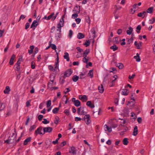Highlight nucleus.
<instances>
[{
  "label": "nucleus",
  "mask_w": 155,
  "mask_h": 155,
  "mask_svg": "<svg viewBox=\"0 0 155 155\" xmlns=\"http://www.w3.org/2000/svg\"><path fill=\"white\" fill-rule=\"evenodd\" d=\"M14 134H15L13 133L12 136L11 137L9 136L8 140L4 141V143H6L7 144H12L13 146L15 145L16 144V135L13 137Z\"/></svg>",
  "instance_id": "1"
},
{
  "label": "nucleus",
  "mask_w": 155,
  "mask_h": 155,
  "mask_svg": "<svg viewBox=\"0 0 155 155\" xmlns=\"http://www.w3.org/2000/svg\"><path fill=\"white\" fill-rule=\"evenodd\" d=\"M82 120H85L87 124H90L91 121L90 119V116L89 114L85 115L84 117L82 119Z\"/></svg>",
  "instance_id": "2"
},
{
  "label": "nucleus",
  "mask_w": 155,
  "mask_h": 155,
  "mask_svg": "<svg viewBox=\"0 0 155 155\" xmlns=\"http://www.w3.org/2000/svg\"><path fill=\"white\" fill-rule=\"evenodd\" d=\"M53 128L52 127H44L43 128V134H44L46 133H51L52 131Z\"/></svg>",
  "instance_id": "3"
},
{
  "label": "nucleus",
  "mask_w": 155,
  "mask_h": 155,
  "mask_svg": "<svg viewBox=\"0 0 155 155\" xmlns=\"http://www.w3.org/2000/svg\"><path fill=\"white\" fill-rule=\"evenodd\" d=\"M42 127H38L37 129L35 131V134L36 135H37L38 134H39L40 135L41 134H43V132H41V130H42Z\"/></svg>",
  "instance_id": "4"
},
{
  "label": "nucleus",
  "mask_w": 155,
  "mask_h": 155,
  "mask_svg": "<svg viewBox=\"0 0 155 155\" xmlns=\"http://www.w3.org/2000/svg\"><path fill=\"white\" fill-rule=\"evenodd\" d=\"M72 73V71L71 69H68L65 72L64 76L65 77H69L71 74Z\"/></svg>",
  "instance_id": "5"
},
{
  "label": "nucleus",
  "mask_w": 155,
  "mask_h": 155,
  "mask_svg": "<svg viewBox=\"0 0 155 155\" xmlns=\"http://www.w3.org/2000/svg\"><path fill=\"white\" fill-rule=\"evenodd\" d=\"M70 147V148L69 149V153L74 154H76V151L75 147L73 146Z\"/></svg>",
  "instance_id": "6"
},
{
  "label": "nucleus",
  "mask_w": 155,
  "mask_h": 155,
  "mask_svg": "<svg viewBox=\"0 0 155 155\" xmlns=\"http://www.w3.org/2000/svg\"><path fill=\"white\" fill-rule=\"evenodd\" d=\"M16 58V56L14 54H13L10 58L9 64L11 65H12L14 63V61Z\"/></svg>",
  "instance_id": "7"
},
{
  "label": "nucleus",
  "mask_w": 155,
  "mask_h": 155,
  "mask_svg": "<svg viewBox=\"0 0 155 155\" xmlns=\"http://www.w3.org/2000/svg\"><path fill=\"white\" fill-rule=\"evenodd\" d=\"M54 77L53 76L52 79H50V81L49 82L48 85V88H50L52 86V84L53 83L54 80Z\"/></svg>",
  "instance_id": "8"
},
{
  "label": "nucleus",
  "mask_w": 155,
  "mask_h": 155,
  "mask_svg": "<svg viewBox=\"0 0 155 155\" xmlns=\"http://www.w3.org/2000/svg\"><path fill=\"white\" fill-rule=\"evenodd\" d=\"M147 13V12L145 11H143L142 12H140L137 14V16L139 17H141L144 18Z\"/></svg>",
  "instance_id": "9"
},
{
  "label": "nucleus",
  "mask_w": 155,
  "mask_h": 155,
  "mask_svg": "<svg viewBox=\"0 0 155 155\" xmlns=\"http://www.w3.org/2000/svg\"><path fill=\"white\" fill-rule=\"evenodd\" d=\"M129 93L128 90L127 89H122V94L124 95H127Z\"/></svg>",
  "instance_id": "10"
},
{
  "label": "nucleus",
  "mask_w": 155,
  "mask_h": 155,
  "mask_svg": "<svg viewBox=\"0 0 155 155\" xmlns=\"http://www.w3.org/2000/svg\"><path fill=\"white\" fill-rule=\"evenodd\" d=\"M38 25V21L35 20L33 21L31 25V28H32L34 27H36Z\"/></svg>",
  "instance_id": "11"
},
{
  "label": "nucleus",
  "mask_w": 155,
  "mask_h": 155,
  "mask_svg": "<svg viewBox=\"0 0 155 155\" xmlns=\"http://www.w3.org/2000/svg\"><path fill=\"white\" fill-rule=\"evenodd\" d=\"M80 6L76 5L73 10L74 11H75L77 13H79L80 11Z\"/></svg>",
  "instance_id": "12"
},
{
  "label": "nucleus",
  "mask_w": 155,
  "mask_h": 155,
  "mask_svg": "<svg viewBox=\"0 0 155 155\" xmlns=\"http://www.w3.org/2000/svg\"><path fill=\"white\" fill-rule=\"evenodd\" d=\"M61 31L57 29L56 30V33H55V37H58L60 38L61 36Z\"/></svg>",
  "instance_id": "13"
},
{
  "label": "nucleus",
  "mask_w": 155,
  "mask_h": 155,
  "mask_svg": "<svg viewBox=\"0 0 155 155\" xmlns=\"http://www.w3.org/2000/svg\"><path fill=\"white\" fill-rule=\"evenodd\" d=\"M138 133L137 127L135 126L134 128L133 135L134 136H136L137 135Z\"/></svg>",
  "instance_id": "14"
},
{
  "label": "nucleus",
  "mask_w": 155,
  "mask_h": 155,
  "mask_svg": "<svg viewBox=\"0 0 155 155\" xmlns=\"http://www.w3.org/2000/svg\"><path fill=\"white\" fill-rule=\"evenodd\" d=\"M86 105L91 108H93L94 107V105L91 103V101H88L87 102Z\"/></svg>",
  "instance_id": "15"
},
{
  "label": "nucleus",
  "mask_w": 155,
  "mask_h": 155,
  "mask_svg": "<svg viewBox=\"0 0 155 155\" xmlns=\"http://www.w3.org/2000/svg\"><path fill=\"white\" fill-rule=\"evenodd\" d=\"M31 137H28L26 138L24 141L23 144L25 145H27L28 143L30 142L31 140Z\"/></svg>",
  "instance_id": "16"
},
{
  "label": "nucleus",
  "mask_w": 155,
  "mask_h": 155,
  "mask_svg": "<svg viewBox=\"0 0 155 155\" xmlns=\"http://www.w3.org/2000/svg\"><path fill=\"white\" fill-rule=\"evenodd\" d=\"M51 140H49V139H48V140H46L45 142V143L46 144L47 148H48L50 146L51 144Z\"/></svg>",
  "instance_id": "17"
},
{
  "label": "nucleus",
  "mask_w": 155,
  "mask_h": 155,
  "mask_svg": "<svg viewBox=\"0 0 155 155\" xmlns=\"http://www.w3.org/2000/svg\"><path fill=\"white\" fill-rule=\"evenodd\" d=\"M84 34L81 33H79L77 35V38L79 39H81L84 38Z\"/></svg>",
  "instance_id": "18"
},
{
  "label": "nucleus",
  "mask_w": 155,
  "mask_h": 155,
  "mask_svg": "<svg viewBox=\"0 0 155 155\" xmlns=\"http://www.w3.org/2000/svg\"><path fill=\"white\" fill-rule=\"evenodd\" d=\"M10 91V89L8 86H7L6 87L4 91V92L5 94H8Z\"/></svg>",
  "instance_id": "19"
},
{
  "label": "nucleus",
  "mask_w": 155,
  "mask_h": 155,
  "mask_svg": "<svg viewBox=\"0 0 155 155\" xmlns=\"http://www.w3.org/2000/svg\"><path fill=\"white\" fill-rule=\"evenodd\" d=\"M134 58L136 59V61L137 62H139L140 61L139 54L138 53L136 54V56H135L134 57Z\"/></svg>",
  "instance_id": "20"
},
{
  "label": "nucleus",
  "mask_w": 155,
  "mask_h": 155,
  "mask_svg": "<svg viewBox=\"0 0 155 155\" xmlns=\"http://www.w3.org/2000/svg\"><path fill=\"white\" fill-rule=\"evenodd\" d=\"M90 52V50L89 49H86L83 52V57H87V55Z\"/></svg>",
  "instance_id": "21"
},
{
  "label": "nucleus",
  "mask_w": 155,
  "mask_h": 155,
  "mask_svg": "<svg viewBox=\"0 0 155 155\" xmlns=\"http://www.w3.org/2000/svg\"><path fill=\"white\" fill-rule=\"evenodd\" d=\"M79 98L81 100L83 99L85 101L87 100V97L86 95H84L83 96L80 95L79 96Z\"/></svg>",
  "instance_id": "22"
},
{
  "label": "nucleus",
  "mask_w": 155,
  "mask_h": 155,
  "mask_svg": "<svg viewBox=\"0 0 155 155\" xmlns=\"http://www.w3.org/2000/svg\"><path fill=\"white\" fill-rule=\"evenodd\" d=\"M74 105L77 107H79L81 105V102L78 100H76V101H74Z\"/></svg>",
  "instance_id": "23"
},
{
  "label": "nucleus",
  "mask_w": 155,
  "mask_h": 155,
  "mask_svg": "<svg viewBox=\"0 0 155 155\" xmlns=\"http://www.w3.org/2000/svg\"><path fill=\"white\" fill-rule=\"evenodd\" d=\"M64 54V58L65 59H66L67 61H69V54L67 52H65Z\"/></svg>",
  "instance_id": "24"
},
{
  "label": "nucleus",
  "mask_w": 155,
  "mask_h": 155,
  "mask_svg": "<svg viewBox=\"0 0 155 155\" xmlns=\"http://www.w3.org/2000/svg\"><path fill=\"white\" fill-rule=\"evenodd\" d=\"M98 90L99 91V92L101 93H103L104 90L103 85L101 84L100 86L98 87Z\"/></svg>",
  "instance_id": "25"
},
{
  "label": "nucleus",
  "mask_w": 155,
  "mask_h": 155,
  "mask_svg": "<svg viewBox=\"0 0 155 155\" xmlns=\"http://www.w3.org/2000/svg\"><path fill=\"white\" fill-rule=\"evenodd\" d=\"M129 30H127V34L130 35L133 31V29L131 27H129L128 28Z\"/></svg>",
  "instance_id": "26"
},
{
  "label": "nucleus",
  "mask_w": 155,
  "mask_h": 155,
  "mask_svg": "<svg viewBox=\"0 0 155 155\" xmlns=\"http://www.w3.org/2000/svg\"><path fill=\"white\" fill-rule=\"evenodd\" d=\"M128 140V139L127 138H125L123 140V144L125 145H127L129 143V142Z\"/></svg>",
  "instance_id": "27"
},
{
  "label": "nucleus",
  "mask_w": 155,
  "mask_h": 155,
  "mask_svg": "<svg viewBox=\"0 0 155 155\" xmlns=\"http://www.w3.org/2000/svg\"><path fill=\"white\" fill-rule=\"evenodd\" d=\"M116 66L120 69H122L124 67V65L122 63H118L116 64Z\"/></svg>",
  "instance_id": "28"
},
{
  "label": "nucleus",
  "mask_w": 155,
  "mask_h": 155,
  "mask_svg": "<svg viewBox=\"0 0 155 155\" xmlns=\"http://www.w3.org/2000/svg\"><path fill=\"white\" fill-rule=\"evenodd\" d=\"M110 48L111 49H112L113 51H115L118 49V47L115 45L114 44L113 46L110 47Z\"/></svg>",
  "instance_id": "29"
},
{
  "label": "nucleus",
  "mask_w": 155,
  "mask_h": 155,
  "mask_svg": "<svg viewBox=\"0 0 155 155\" xmlns=\"http://www.w3.org/2000/svg\"><path fill=\"white\" fill-rule=\"evenodd\" d=\"M79 79V77L76 75H74L72 77V80L73 81L76 82Z\"/></svg>",
  "instance_id": "30"
},
{
  "label": "nucleus",
  "mask_w": 155,
  "mask_h": 155,
  "mask_svg": "<svg viewBox=\"0 0 155 155\" xmlns=\"http://www.w3.org/2000/svg\"><path fill=\"white\" fill-rule=\"evenodd\" d=\"M59 121V118L58 116H56L54 120V123L56 124H57Z\"/></svg>",
  "instance_id": "31"
},
{
  "label": "nucleus",
  "mask_w": 155,
  "mask_h": 155,
  "mask_svg": "<svg viewBox=\"0 0 155 155\" xmlns=\"http://www.w3.org/2000/svg\"><path fill=\"white\" fill-rule=\"evenodd\" d=\"M63 26V23H59L57 25L58 29H59V30H61V28Z\"/></svg>",
  "instance_id": "32"
},
{
  "label": "nucleus",
  "mask_w": 155,
  "mask_h": 155,
  "mask_svg": "<svg viewBox=\"0 0 155 155\" xmlns=\"http://www.w3.org/2000/svg\"><path fill=\"white\" fill-rule=\"evenodd\" d=\"M153 7H151L149 8L147 11V13H151L153 12Z\"/></svg>",
  "instance_id": "33"
},
{
  "label": "nucleus",
  "mask_w": 155,
  "mask_h": 155,
  "mask_svg": "<svg viewBox=\"0 0 155 155\" xmlns=\"http://www.w3.org/2000/svg\"><path fill=\"white\" fill-rule=\"evenodd\" d=\"M93 70H91L89 71L88 73V75L91 78H92L93 77Z\"/></svg>",
  "instance_id": "34"
},
{
  "label": "nucleus",
  "mask_w": 155,
  "mask_h": 155,
  "mask_svg": "<svg viewBox=\"0 0 155 155\" xmlns=\"http://www.w3.org/2000/svg\"><path fill=\"white\" fill-rule=\"evenodd\" d=\"M64 11H65L64 14L62 16L61 19L60 21V23H64V17L65 15L66 14V9H65Z\"/></svg>",
  "instance_id": "35"
},
{
  "label": "nucleus",
  "mask_w": 155,
  "mask_h": 155,
  "mask_svg": "<svg viewBox=\"0 0 155 155\" xmlns=\"http://www.w3.org/2000/svg\"><path fill=\"white\" fill-rule=\"evenodd\" d=\"M86 74V72H84V73H81L80 74V79H84L85 78L86 76H84Z\"/></svg>",
  "instance_id": "36"
},
{
  "label": "nucleus",
  "mask_w": 155,
  "mask_h": 155,
  "mask_svg": "<svg viewBox=\"0 0 155 155\" xmlns=\"http://www.w3.org/2000/svg\"><path fill=\"white\" fill-rule=\"evenodd\" d=\"M36 127V126L35 125H33L31 126L29 129V131L31 132L35 129Z\"/></svg>",
  "instance_id": "37"
},
{
  "label": "nucleus",
  "mask_w": 155,
  "mask_h": 155,
  "mask_svg": "<svg viewBox=\"0 0 155 155\" xmlns=\"http://www.w3.org/2000/svg\"><path fill=\"white\" fill-rule=\"evenodd\" d=\"M59 108L55 107L52 110V112L54 114H56L58 113V111L59 110Z\"/></svg>",
  "instance_id": "38"
},
{
  "label": "nucleus",
  "mask_w": 155,
  "mask_h": 155,
  "mask_svg": "<svg viewBox=\"0 0 155 155\" xmlns=\"http://www.w3.org/2000/svg\"><path fill=\"white\" fill-rule=\"evenodd\" d=\"M128 128L127 127H124V130L125 131H123L120 133V135H123L124 134V132H126L128 130Z\"/></svg>",
  "instance_id": "39"
},
{
  "label": "nucleus",
  "mask_w": 155,
  "mask_h": 155,
  "mask_svg": "<svg viewBox=\"0 0 155 155\" xmlns=\"http://www.w3.org/2000/svg\"><path fill=\"white\" fill-rule=\"evenodd\" d=\"M49 46H51L52 49L54 50H56V46L54 44H50Z\"/></svg>",
  "instance_id": "40"
},
{
  "label": "nucleus",
  "mask_w": 155,
  "mask_h": 155,
  "mask_svg": "<svg viewBox=\"0 0 155 155\" xmlns=\"http://www.w3.org/2000/svg\"><path fill=\"white\" fill-rule=\"evenodd\" d=\"M85 20L89 24H90L91 21L90 19V17L89 16H87L86 17Z\"/></svg>",
  "instance_id": "41"
},
{
  "label": "nucleus",
  "mask_w": 155,
  "mask_h": 155,
  "mask_svg": "<svg viewBox=\"0 0 155 155\" xmlns=\"http://www.w3.org/2000/svg\"><path fill=\"white\" fill-rule=\"evenodd\" d=\"M90 44V41L89 40H86V42L84 44V45L86 47H87L89 46Z\"/></svg>",
  "instance_id": "42"
},
{
  "label": "nucleus",
  "mask_w": 155,
  "mask_h": 155,
  "mask_svg": "<svg viewBox=\"0 0 155 155\" xmlns=\"http://www.w3.org/2000/svg\"><path fill=\"white\" fill-rule=\"evenodd\" d=\"M134 45H135L137 47V49H140V45H139V44H138L137 43V41H135L134 42Z\"/></svg>",
  "instance_id": "43"
},
{
  "label": "nucleus",
  "mask_w": 155,
  "mask_h": 155,
  "mask_svg": "<svg viewBox=\"0 0 155 155\" xmlns=\"http://www.w3.org/2000/svg\"><path fill=\"white\" fill-rule=\"evenodd\" d=\"M141 27L140 25H138L136 28V29L137 30L136 31L138 33H139L140 32V30H141Z\"/></svg>",
  "instance_id": "44"
},
{
  "label": "nucleus",
  "mask_w": 155,
  "mask_h": 155,
  "mask_svg": "<svg viewBox=\"0 0 155 155\" xmlns=\"http://www.w3.org/2000/svg\"><path fill=\"white\" fill-rule=\"evenodd\" d=\"M50 122L49 121L47 120V119L46 118H44L43 119V121H42V123L44 124H47L49 123Z\"/></svg>",
  "instance_id": "45"
},
{
  "label": "nucleus",
  "mask_w": 155,
  "mask_h": 155,
  "mask_svg": "<svg viewBox=\"0 0 155 155\" xmlns=\"http://www.w3.org/2000/svg\"><path fill=\"white\" fill-rule=\"evenodd\" d=\"M86 57H84L83 59V61L84 62L87 64L88 61V59L86 58Z\"/></svg>",
  "instance_id": "46"
},
{
  "label": "nucleus",
  "mask_w": 155,
  "mask_h": 155,
  "mask_svg": "<svg viewBox=\"0 0 155 155\" xmlns=\"http://www.w3.org/2000/svg\"><path fill=\"white\" fill-rule=\"evenodd\" d=\"M119 119H120V120H123V122H122L121 123L120 125L121 126L124 127V124H125L126 123V120L125 119H121L120 118Z\"/></svg>",
  "instance_id": "47"
},
{
  "label": "nucleus",
  "mask_w": 155,
  "mask_h": 155,
  "mask_svg": "<svg viewBox=\"0 0 155 155\" xmlns=\"http://www.w3.org/2000/svg\"><path fill=\"white\" fill-rule=\"evenodd\" d=\"M106 127L107 130L109 132H110L112 131V130L111 127H109L107 126L106 124L105 125Z\"/></svg>",
  "instance_id": "48"
},
{
  "label": "nucleus",
  "mask_w": 155,
  "mask_h": 155,
  "mask_svg": "<svg viewBox=\"0 0 155 155\" xmlns=\"http://www.w3.org/2000/svg\"><path fill=\"white\" fill-rule=\"evenodd\" d=\"M63 79H61V78H60V82L61 84H63L65 81L64 79L65 78V77L64 76L63 77Z\"/></svg>",
  "instance_id": "49"
},
{
  "label": "nucleus",
  "mask_w": 155,
  "mask_h": 155,
  "mask_svg": "<svg viewBox=\"0 0 155 155\" xmlns=\"http://www.w3.org/2000/svg\"><path fill=\"white\" fill-rule=\"evenodd\" d=\"M48 67L49 69L51 71H55V69H54L53 67L51 65H49Z\"/></svg>",
  "instance_id": "50"
},
{
  "label": "nucleus",
  "mask_w": 155,
  "mask_h": 155,
  "mask_svg": "<svg viewBox=\"0 0 155 155\" xmlns=\"http://www.w3.org/2000/svg\"><path fill=\"white\" fill-rule=\"evenodd\" d=\"M84 107H80L78 108L77 110V113L78 114H79L80 115L81 114V109H84Z\"/></svg>",
  "instance_id": "51"
},
{
  "label": "nucleus",
  "mask_w": 155,
  "mask_h": 155,
  "mask_svg": "<svg viewBox=\"0 0 155 155\" xmlns=\"http://www.w3.org/2000/svg\"><path fill=\"white\" fill-rule=\"evenodd\" d=\"M54 13L53 12L51 14V15L48 16L47 18V20H49L50 19H51L52 17L53 16V15H54Z\"/></svg>",
  "instance_id": "52"
},
{
  "label": "nucleus",
  "mask_w": 155,
  "mask_h": 155,
  "mask_svg": "<svg viewBox=\"0 0 155 155\" xmlns=\"http://www.w3.org/2000/svg\"><path fill=\"white\" fill-rule=\"evenodd\" d=\"M111 69H112V70L110 71V72H113V73H115L116 72L117 70L116 68H112Z\"/></svg>",
  "instance_id": "53"
},
{
  "label": "nucleus",
  "mask_w": 155,
  "mask_h": 155,
  "mask_svg": "<svg viewBox=\"0 0 155 155\" xmlns=\"http://www.w3.org/2000/svg\"><path fill=\"white\" fill-rule=\"evenodd\" d=\"M47 107H50L51 105V100H49L47 101Z\"/></svg>",
  "instance_id": "54"
},
{
  "label": "nucleus",
  "mask_w": 155,
  "mask_h": 155,
  "mask_svg": "<svg viewBox=\"0 0 155 155\" xmlns=\"http://www.w3.org/2000/svg\"><path fill=\"white\" fill-rule=\"evenodd\" d=\"M31 68L32 69H35V62H34L33 61H31Z\"/></svg>",
  "instance_id": "55"
},
{
  "label": "nucleus",
  "mask_w": 155,
  "mask_h": 155,
  "mask_svg": "<svg viewBox=\"0 0 155 155\" xmlns=\"http://www.w3.org/2000/svg\"><path fill=\"white\" fill-rule=\"evenodd\" d=\"M116 60V59L115 58V57H114L113 58L112 60V61H111V63L112 64H113V63L116 64L117 63L115 61Z\"/></svg>",
  "instance_id": "56"
},
{
  "label": "nucleus",
  "mask_w": 155,
  "mask_h": 155,
  "mask_svg": "<svg viewBox=\"0 0 155 155\" xmlns=\"http://www.w3.org/2000/svg\"><path fill=\"white\" fill-rule=\"evenodd\" d=\"M64 112L67 116L69 115L70 112L69 110L68 109H66L64 110Z\"/></svg>",
  "instance_id": "57"
},
{
  "label": "nucleus",
  "mask_w": 155,
  "mask_h": 155,
  "mask_svg": "<svg viewBox=\"0 0 155 155\" xmlns=\"http://www.w3.org/2000/svg\"><path fill=\"white\" fill-rule=\"evenodd\" d=\"M122 32V29L120 28H119L118 30L117 31V33L118 35H120L121 34Z\"/></svg>",
  "instance_id": "58"
},
{
  "label": "nucleus",
  "mask_w": 155,
  "mask_h": 155,
  "mask_svg": "<svg viewBox=\"0 0 155 155\" xmlns=\"http://www.w3.org/2000/svg\"><path fill=\"white\" fill-rule=\"evenodd\" d=\"M78 16V13H76L73 14L72 15V18H75L77 17Z\"/></svg>",
  "instance_id": "59"
},
{
  "label": "nucleus",
  "mask_w": 155,
  "mask_h": 155,
  "mask_svg": "<svg viewBox=\"0 0 155 155\" xmlns=\"http://www.w3.org/2000/svg\"><path fill=\"white\" fill-rule=\"evenodd\" d=\"M29 26H30L29 23L28 22L25 25V29L26 30H27L29 28Z\"/></svg>",
  "instance_id": "60"
},
{
  "label": "nucleus",
  "mask_w": 155,
  "mask_h": 155,
  "mask_svg": "<svg viewBox=\"0 0 155 155\" xmlns=\"http://www.w3.org/2000/svg\"><path fill=\"white\" fill-rule=\"evenodd\" d=\"M43 116L42 115H38V120L39 121H41L42 120L43 118Z\"/></svg>",
  "instance_id": "61"
},
{
  "label": "nucleus",
  "mask_w": 155,
  "mask_h": 155,
  "mask_svg": "<svg viewBox=\"0 0 155 155\" xmlns=\"http://www.w3.org/2000/svg\"><path fill=\"white\" fill-rule=\"evenodd\" d=\"M155 21V18H153L152 19H150L149 21H150V24H152Z\"/></svg>",
  "instance_id": "62"
},
{
  "label": "nucleus",
  "mask_w": 155,
  "mask_h": 155,
  "mask_svg": "<svg viewBox=\"0 0 155 155\" xmlns=\"http://www.w3.org/2000/svg\"><path fill=\"white\" fill-rule=\"evenodd\" d=\"M87 114V112L84 111V109H81V112L80 115H85V114Z\"/></svg>",
  "instance_id": "63"
},
{
  "label": "nucleus",
  "mask_w": 155,
  "mask_h": 155,
  "mask_svg": "<svg viewBox=\"0 0 155 155\" xmlns=\"http://www.w3.org/2000/svg\"><path fill=\"white\" fill-rule=\"evenodd\" d=\"M73 35V31L71 30H70L69 31V36L70 38H71Z\"/></svg>",
  "instance_id": "64"
}]
</instances>
